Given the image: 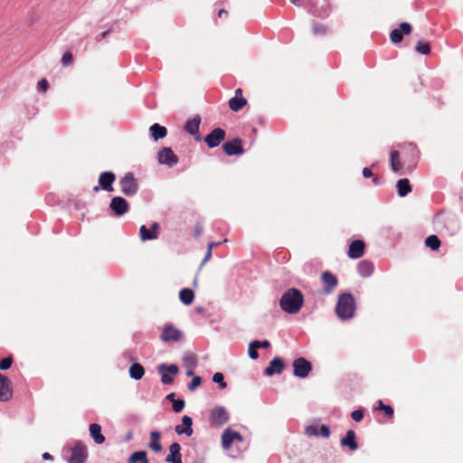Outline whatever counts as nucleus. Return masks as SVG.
I'll return each mask as SVG.
<instances>
[{"label": "nucleus", "mask_w": 463, "mask_h": 463, "mask_svg": "<svg viewBox=\"0 0 463 463\" xmlns=\"http://www.w3.org/2000/svg\"><path fill=\"white\" fill-rule=\"evenodd\" d=\"M87 458L88 451L86 446L81 442H78L71 449L68 463H85Z\"/></svg>", "instance_id": "5"}, {"label": "nucleus", "mask_w": 463, "mask_h": 463, "mask_svg": "<svg viewBox=\"0 0 463 463\" xmlns=\"http://www.w3.org/2000/svg\"><path fill=\"white\" fill-rule=\"evenodd\" d=\"M213 381L219 384L221 389H225L227 387V383L224 381V376L222 373H215L213 376Z\"/></svg>", "instance_id": "38"}, {"label": "nucleus", "mask_w": 463, "mask_h": 463, "mask_svg": "<svg viewBox=\"0 0 463 463\" xmlns=\"http://www.w3.org/2000/svg\"><path fill=\"white\" fill-rule=\"evenodd\" d=\"M61 61L64 67H68V66L71 65L73 62V55H72L71 52L68 51V52H64L61 57Z\"/></svg>", "instance_id": "39"}, {"label": "nucleus", "mask_w": 463, "mask_h": 463, "mask_svg": "<svg viewBox=\"0 0 463 463\" xmlns=\"http://www.w3.org/2000/svg\"><path fill=\"white\" fill-rule=\"evenodd\" d=\"M303 305L304 296L302 292L296 288H290L286 290L279 299L280 308L288 314L298 313Z\"/></svg>", "instance_id": "1"}, {"label": "nucleus", "mask_w": 463, "mask_h": 463, "mask_svg": "<svg viewBox=\"0 0 463 463\" xmlns=\"http://www.w3.org/2000/svg\"><path fill=\"white\" fill-rule=\"evenodd\" d=\"M184 400H175L173 402V411L175 412H180L184 410Z\"/></svg>", "instance_id": "42"}, {"label": "nucleus", "mask_w": 463, "mask_h": 463, "mask_svg": "<svg viewBox=\"0 0 463 463\" xmlns=\"http://www.w3.org/2000/svg\"><path fill=\"white\" fill-rule=\"evenodd\" d=\"M440 240L436 235H430L425 240V245L432 250H438L440 247Z\"/></svg>", "instance_id": "35"}, {"label": "nucleus", "mask_w": 463, "mask_h": 463, "mask_svg": "<svg viewBox=\"0 0 463 463\" xmlns=\"http://www.w3.org/2000/svg\"><path fill=\"white\" fill-rule=\"evenodd\" d=\"M411 32L412 26L409 23H401L398 29H393L390 33V40L394 44L400 43L403 39V35H409Z\"/></svg>", "instance_id": "7"}, {"label": "nucleus", "mask_w": 463, "mask_h": 463, "mask_svg": "<svg viewBox=\"0 0 463 463\" xmlns=\"http://www.w3.org/2000/svg\"><path fill=\"white\" fill-rule=\"evenodd\" d=\"M93 191H94V192H99V186H95V187L93 188Z\"/></svg>", "instance_id": "64"}, {"label": "nucleus", "mask_w": 463, "mask_h": 463, "mask_svg": "<svg viewBox=\"0 0 463 463\" xmlns=\"http://www.w3.org/2000/svg\"><path fill=\"white\" fill-rule=\"evenodd\" d=\"M166 399H167V400H170V401H172V402H174V401H175V393H174V392L169 393V394L166 396Z\"/></svg>", "instance_id": "60"}, {"label": "nucleus", "mask_w": 463, "mask_h": 463, "mask_svg": "<svg viewBox=\"0 0 463 463\" xmlns=\"http://www.w3.org/2000/svg\"><path fill=\"white\" fill-rule=\"evenodd\" d=\"M341 445L348 447L352 451L357 449L358 445L355 441V432L353 430H347L345 436L341 439Z\"/></svg>", "instance_id": "25"}, {"label": "nucleus", "mask_w": 463, "mask_h": 463, "mask_svg": "<svg viewBox=\"0 0 463 463\" xmlns=\"http://www.w3.org/2000/svg\"><path fill=\"white\" fill-rule=\"evenodd\" d=\"M313 33L316 35H325L327 33V28L323 24H315L312 27Z\"/></svg>", "instance_id": "37"}, {"label": "nucleus", "mask_w": 463, "mask_h": 463, "mask_svg": "<svg viewBox=\"0 0 463 463\" xmlns=\"http://www.w3.org/2000/svg\"><path fill=\"white\" fill-rule=\"evenodd\" d=\"M129 374L131 378L140 380L145 374L144 367L140 364L135 363L129 368Z\"/></svg>", "instance_id": "32"}, {"label": "nucleus", "mask_w": 463, "mask_h": 463, "mask_svg": "<svg viewBox=\"0 0 463 463\" xmlns=\"http://www.w3.org/2000/svg\"><path fill=\"white\" fill-rule=\"evenodd\" d=\"M223 14H227V12L223 9L220 10L218 13L219 17H222V15H223Z\"/></svg>", "instance_id": "62"}, {"label": "nucleus", "mask_w": 463, "mask_h": 463, "mask_svg": "<svg viewBox=\"0 0 463 463\" xmlns=\"http://www.w3.org/2000/svg\"><path fill=\"white\" fill-rule=\"evenodd\" d=\"M285 367L284 361L280 357L272 359L265 369V373L271 376L275 373H281Z\"/></svg>", "instance_id": "22"}, {"label": "nucleus", "mask_w": 463, "mask_h": 463, "mask_svg": "<svg viewBox=\"0 0 463 463\" xmlns=\"http://www.w3.org/2000/svg\"><path fill=\"white\" fill-rule=\"evenodd\" d=\"M158 372L161 373V381L164 384H170L174 382L172 375H175L178 373V367L175 364L166 365L160 364L158 366Z\"/></svg>", "instance_id": "11"}, {"label": "nucleus", "mask_w": 463, "mask_h": 463, "mask_svg": "<svg viewBox=\"0 0 463 463\" xmlns=\"http://www.w3.org/2000/svg\"><path fill=\"white\" fill-rule=\"evenodd\" d=\"M232 436L234 437V440L235 439H238L240 441L242 440V437H241V435L239 432L233 431Z\"/></svg>", "instance_id": "58"}, {"label": "nucleus", "mask_w": 463, "mask_h": 463, "mask_svg": "<svg viewBox=\"0 0 463 463\" xmlns=\"http://www.w3.org/2000/svg\"><path fill=\"white\" fill-rule=\"evenodd\" d=\"M43 459H46V460H49V459H52V455H51L50 453H48V452H44V453L43 454Z\"/></svg>", "instance_id": "59"}, {"label": "nucleus", "mask_w": 463, "mask_h": 463, "mask_svg": "<svg viewBox=\"0 0 463 463\" xmlns=\"http://www.w3.org/2000/svg\"><path fill=\"white\" fill-rule=\"evenodd\" d=\"M221 242L220 241H217V242H210L208 243V247L207 249H209L210 250H213V249L216 246H218Z\"/></svg>", "instance_id": "56"}, {"label": "nucleus", "mask_w": 463, "mask_h": 463, "mask_svg": "<svg viewBox=\"0 0 463 463\" xmlns=\"http://www.w3.org/2000/svg\"><path fill=\"white\" fill-rule=\"evenodd\" d=\"M183 337V334L177 328L173 326L172 325H166L163 328V332L161 335V339L164 342H177L180 341Z\"/></svg>", "instance_id": "12"}, {"label": "nucleus", "mask_w": 463, "mask_h": 463, "mask_svg": "<svg viewBox=\"0 0 463 463\" xmlns=\"http://www.w3.org/2000/svg\"><path fill=\"white\" fill-rule=\"evenodd\" d=\"M37 89L39 91L46 92L49 89L48 80L46 79H42L37 84Z\"/></svg>", "instance_id": "44"}, {"label": "nucleus", "mask_w": 463, "mask_h": 463, "mask_svg": "<svg viewBox=\"0 0 463 463\" xmlns=\"http://www.w3.org/2000/svg\"><path fill=\"white\" fill-rule=\"evenodd\" d=\"M179 298L184 305H191L194 298V291L190 288H183L179 292Z\"/></svg>", "instance_id": "33"}, {"label": "nucleus", "mask_w": 463, "mask_h": 463, "mask_svg": "<svg viewBox=\"0 0 463 463\" xmlns=\"http://www.w3.org/2000/svg\"><path fill=\"white\" fill-rule=\"evenodd\" d=\"M109 33H110V30L105 31V32L101 33L100 37L106 38Z\"/></svg>", "instance_id": "61"}, {"label": "nucleus", "mask_w": 463, "mask_h": 463, "mask_svg": "<svg viewBox=\"0 0 463 463\" xmlns=\"http://www.w3.org/2000/svg\"><path fill=\"white\" fill-rule=\"evenodd\" d=\"M365 243L362 240H355L351 242L348 249V257L350 259H359L364 253Z\"/></svg>", "instance_id": "19"}, {"label": "nucleus", "mask_w": 463, "mask_h": 463, "mask_svg": "<svg viewBox=\"0 0 463 463\" xmlns=\"http://www.w3.org/2000/svg\"><path fill=\"white\" fill-rule=\"evenodd\" d=\"M202 383V379L200 376H194L192 382L188 384V389L190 391H194Z\"/></svg>", "instance_id": "43"}, {"label": "nucleus", "mask_w": 463, "mask_h": 463, "mask_svg": "<svg viewBox=\"0 0 463 463\" xmlns=\"http://www.w3.org/2000/svg\"><path fill=\"white\" fill-rule=\"evenodd\" d=\"M383 411H384L385 415L391 419L393 417L394 411L393 409L390 405H386Z\"/></svg>", "instance_id": "48"}, {"label": "nucleus", "mask_w": 463, "mask_h": 463, "mask_svg": "<svg viewBox=\"0 0 463 463\" xmlns=\"http://www.w3.org/2000/svg\"><path fill=\"white\" fill-rule=\"evenodd\" d=\"M186 361L190 363L192 365H194L196 363V358L194 355H191L190 357L186 358Z\"/></svg>", "instance_id": "55"}, {"label": "nucleus", "mask_w": 463, "mask_h": 463, "mask_svg": "<svg viewBox=\"0 0 463 463\" xmlns=\"http://www.w3.org/2000/svg\"><path fill=\"white\" fill-rule=\"evenodd\" d=\"M330 435V430L327 426L322 425L318 428V436H323L325 438H328Z\"/></svg>", "instance_id": "46"}, {"label": "nucleus", "mask_w": 463, "mask_h": 463, "mask_svg": "<svg viewBox=\"0 0 463 463\" xmlns=\"http://www.w3.org/2000/svg\"><path fill=\"white\" fill-rule=\"evenodd\" d=\"M181 446L177 442H174L169 447V454L165 458L168 463H182Z\"/></svg>", "instance_id": "23"}, {"label": "nucleus", "mask_w": 463, "mask_h": 463, "mask_svg": "<svg viewBox=\"0 0 463 463\" xmlns=\"http://www.w3.org/2000/svg\"><path fill=\"white\" fill-rule=\"evenodd\" d=\"M151 136L154 138L155 141H157L158 139L164 138L167 135V129L166 128L159 125L158 123L153 124L150 128Z\"/></svg>", "instance_id": "27"}, {"label": "nucleus", "mask_w": 463, "mask_h": 463, "mask_svg": "<svg viewBox=\"0 0 463 463\" xmlns=\"http://www.w3.org/2000/svg\"><path fill=\"white\" fill-rule=\"evenodd\" d=\"M159 223L154 222L152 223L150 229H147L146 225H142L139 229V236L143 241L156 240L159 236Z\"/></svg>", "instance_id": "10"}, {"label": "nucleus", "mask_w": 463, "mask_h": 463, "mask_svg": "<svg viewBox=\"0 0 463 463\" xmlns=\"http://www.w3.org/2000/svg\"><path fill=\"white\" fill-rule=\"evenodd\" d=\"M232 434L233 431L227 430L222 435V445L225 449H230L232 443L234 441V437Z\"/></svg>", "instance_id": "34"}, {"label": "nucleus", "mask_w": 463, "mask_h": 463, "mask_svg": "<svg viewBox=\"0 0 463 463\" xmlns=\"http://www.w3.org/2000/svg\"><path fill=\"white\" fill-rule=\"evenodd\" d=\"M186 375L187 376H193L194 375V372L192 370H189L186 372Z\"/></svg>", "instance_id": "63"}, {"label": "nucleus", "mask_w": 463, "mask_h": 463, "mask_svg": "<svg viewBox=\"0 0 463 463\" xmlns=\"http://www.w3.org/2000/svg\"><path fill=\"white\" fill-rule=\"evenodd\" d=\"M203 232V227L200 224H197L194 228V235L199 237Z\"/></svg>", "instance_id": "53"}, {"label": "nucleus", "mask_w": 463, "mask_h": 463, "mask_svg": "<svg viewBox=\"0 0 463 463\" xmlns=\"http://www.w3.org/2000/svg\"><path fill=\"white\" fill-rule=\"evenodd\" d=\"M119 186L121 192L126 196H133L138 191L137 180L135 178L134 174L130 172L127 173L123 177L120 178Z\"/></svg>", "instance_id": "3"}, {"label": "nucleus", "mask_w": 463, "mask_h": 463, "mask_svg": "<svg viewBox=\"0 0 463 463\" xmlns=\"http://www.w3.org/2000/svg\"><path fill=\"white\" fill-rule=\"evenodd\" d=\"M355 301L351 293H342L338 297L335 312L340 319L346 320L354 317Z\"/></svg>", "instance_id": "2"}, {"label": "nucleus", "mask_w": 463, "mask_h": 463, "mask_svg": "<svg viewBox=\"0 0 463 463\" xmlns=\"http://www.w3.org/2000/svg\"><path fill=\"white\" fill-rule=\"evenodd\" d=\"M386 405L381 401L379 400L377 402V406L375 407V410H379V411H383V409L385 407Z\"/></svg>", "instance_id": "54"}, {"label": "nucleus", "mask_w": 463, "mask_h": 463, "mask_svg": "<svg viewBox=\"0 0 463 463\" xmlns=\"http://www.w3.org/2000/svg\"><path fill=\"white\" fill-rule=\"evenodd\" d=\"M260 348V345L257 343L251 342L249 345V356L251 359H257L259 357V354L257 352V349Z\"/></svg>", "instance_id": "40"}, {"label": "nucleus", "mask_w": 463, "mask_h": 463, "mask_svg": "<svg viewBox=\"0 0 463 463\" xmlns=\"http://www.w3.org/2000/svg\"><path fill=\"white\" fill-rule=\"evenodd\" d=\"M321 279L325 285L324 292L326 294L332 293L338 284L337 278L329 271H324L321 275Z\"/></svg>", "instance_id": "16"}, {"label": "nucleus", "mask_w": 463, "mask_h": 463, "mask_svg": "<svg viewBox=\"0 0 463 463\" xmlns=\"http://www.w3.org/2000/svg\"><path fill=\"white\" fill-rule=\"evenodd\" d=\"M128 463H149L145 450L135 451L128 458Z\"/></svg>", "instance_id": "31"}, {"label": "nucleus", "mask_w": 463, "mask_h": 463, "mask_svg": "<svg viewBox=\"0 0 463 463\" xmlns=\"http://www.w3.org/2000/svg\"><path fill=\"white\" fill-rule=\"evenodd\" d=\"M372 178H373L372 181H373V184H375V185L380 184L381 179L378 176L373 175V176Z\"/></svg>", "instance_id": "57"}, {"label": "nucleus", "mask_w": 463, "mask_h": 463, "mask_svg": "<svg viewBox=\"0 0 463 463\" xmlns=\"http://www.w3.org/2000/svg\"><path fill=\"white\" fill-rule=\"evenodd\" d=\"M226 133L222 128H214L204 137V142L210 148L218 146L225 139Z\"/></svg>", "instance_id": "8"}, {"label": "nucleus", "mask_w": 463, "mask_h": 463, "mask_svg": "<svg viewBox=\"0 0 463 463\" xmlns=\"http://www.w3.org/2000/svg\"><path fill=\"white\" fill-rule=\"evenodd\" d=\"M116 180V175L112 172H103L99 175V186L108 192L113 191L112 184Z\"/></svg>", "instance_id": "20"}, {"label": "nucleus", "mask_w": 463, "mask_h": 463, "mask_svg": "<svg viewBox=\"0 0 463 463\" xmlns=\"http://www.w3.org/2000/svg\"><path fill=\"white\" fill-rule=\"evenodd\" d=\"M415 51L418 53L428 55L430 52V45L428 42L419 41L416 43Z\"/></svg>", "instance_id": "36"}, {"label": "nucleus", "mask_w": 463, "mask_h": 463, "mask_svg": "<svg viewBox=\"0 0 463 463\" xmlns=\"http://www.w3.org/2000/svg\"><path fill=\"white\" fill-rule=\"evenodd\" d=\"M390 161L392 170L395 173L402 174V164L400 162V154L396 150H392L390 153Z\"/></svg>", "instance_id": "29"}, {"label": "nucleus", "mask_w": 463, "mask_h": 463, "mask_svg": "<svg viewBox=\"0 0 463 463\" xmlns=\"http://www.w3.org/2000/svg\"><path fill=\"white\" fill-rule=\"evenodd\" d=\"M228 413L222 407L214 408L210 415V421L215 426H222L228 421Z\"/></svg>", "instance_id": "13"}, {"label": "nucleus", "mask_w": 463, "mask_h": 463, "mask_svg": "<svg viewBox=\"0 0 463 463\" xmlns=\"http://www.w3.org/2000/svg\"><path fill=\"white\" fill-rule=\"evenodd\" d=\"M306 434L308 436H318V428L315 426H307L306 428Z\"/></svg>", "instance_id": "47"}, {"label": "nucleus", "mask_w": 463, "mask_h": 463, "mask_svg": "<svg viewBox=\"0 0 463 463\" xmlns=\"http://www.w3.org/2000/svg\"><path fill=\"white\" fill-rule=\"evenodd\" d=\"M396 186H397V190H398V194L401 197H404L411 192V186L410 184L409 179H407V178L400 179L397 182Z\"/></svg>", "instance_id": "30"}, {"label": "nucleus", "mask_w": 463, "mask_h": 463, "mask_svg": "<svg viewBox=\"0 0 463 463\" xmlns=\"http://www.w3.org/2000/svg\"><path fill=\"white\" fill-rule=\"evenodd\" d=\"M110 208L116 215H123L128 211L129 205L123 197L116 196L110 202Z\"/></svg>", "instance_id": "15"}, {"label": "nucleus", "mask_w": 463, "mask_h": 463, "mask_svg": "<svg viewBox=\"0 0 463 463\" xmlns=\"http://www.w3.org/2000/svg\"><path fill=\"white\" fill-rule=\"evenodd\" d=\"M362 173H363V176L364 178H369V177H373V174L372 170L370 168H368V167H364L363 169Z\"/></svg>", "instance_id": "49"}, {"label": "nucleus", "mask_w": 463, "mask_h": 463, "mask_svg": "<svg viewBox=\"0 0 463 463\" xmlns=\"http://www.w3.org/2000/svg\"><path fill=\"white\" fill-rule=\"evenodd\" d=\"M351 418L354 420V421H361L364 418V411L362 410H356V411H354L352 413H351Z\"/></svg>", "instance_id": "45"}, {"label": "nucleus", "mask_w": 463, "mask_h": 463, "mask_svg": "<svg viewBox=\"0 0 463 463\" xmlns=\"http://www.w3.org/2000/svg\"><path fill=\"white\" fill-rule=\"evenodd\" d=\"M357 270L362 277H369L373 272V264L370 260H362L357 265Z\"/></svg>", "instance_id": "26"}, {"label": "nucleus", "mask_w": 463, "mask_h": 463, "mask_svg": "<svg viewBox=\"0 0 463 463\" xmlns=\"http://www.w3.org/2000/svg\"><path fill=\"white\" fill-rule=\"evenodd\" d=\"M290 2L297 6H304L307 5L306 0H290Z\"/></svg>", "instance_id": "52"}, {"label": "nucleus", "mask_w": 463, "mask_h": 463, "mask_svg": "<svg viewBox=\"0 0 463 463\" xmlns=\"http://www.w3.org/2000/svg\"><path fill=\"white\" fill-rule=\"evenodd\" d=\"M13 396V390L10 380L0 373V401L7 402Z\"/></svg>", "instance_id": "14"}, {"label": "nucleus", "mask_w": 463, "mask_h": 463, "mask_svg": "<svg viewBox=\"0 0 463 463\" xmlns=\"http://www.w3.org/2000/svg\"><path fill=\"white\" fill-rule=\"evenodd\" d=\"M293 374L296 377L306 378L312 370V364L306 358L298 357L293 361Z\"/></svg>", "instance_id": "4"}, {"label": "nucleus", "mask_w": 463, "mask_h": 463, "mask_svg": "<svg viewBox=\"0 0 463 463\" xmlns=\"http://www.w3.org/2000/svg\"><path fill=\"white\" fill-rule=\"evenodd\" d=\"M222 149L228 156H238L241 155L244 152V149L242 147V140L239 137L225 142L222 145Z\"/></svg>", "instance_id": "9"}, {"label": "nucleus", "mask_w": 463, "mask_h": 463, "mask_svg": "<svg viewBox=\"0 0 463 463\" xmlns=\"http://www.w3.org/2000/svg\"><path fill=\"white\" fill-rule=\"evenodd\" d=\"M247 104V99L242 96V90L237 89L235 96L229 100V108L232 111H240Z\"/></svg>", "instance_id": "18"}, {"label": "nucleus", "mask_w": 463, "mask_h": 463, "mask_svg": "<svg viewBox=\"0 0 463 463\" xmlns=\"http://www.w3.org/2000/svg\"><path fill=\"white\" fill-rule=\"evenodd\" d=\"M201 118L199 116L188 120L184 126V130L190 135L194 136L196 141H201V136L199 133V126Z\"/></svg>", "instance_id": "21"}, {"label": "nucleus", "mask_w": 463, "mask_h": 463, "mask_svg": "<svg viewBox=\"0 0 463 463\" xmlns=\"http://www.w3.org/2000/svg\"><path fill=\"white\" fill-rule=\"evenodd\" d=\"M162 434L159 430H152L149 433V449L155 453H159L162 451V445L160 442Z\"/></svg>", "instance_id": "24"}, {"label": "nucleus", "mask_w": 463, "mask_h": 463, "mask_svg": "<svg viewBox=\"0 0 463 463\" xmlns=\"http://www.w3.org/2000/svg\"><path fill=\"white\" fill-rule=\"evenodd\" d=\"M193 420L190 416L184 415L182 418V424H178L175 428V431L178 435L185 434L188 437H191L193 435Z\"/></svg>", "instance_id": "17"}, {"label": "nucleus", "mask_w": 463, "mask_h": 463, "mask_svg": "<svg viewBox=\"0 0 463 463\" xmlns=\"http://www.w3.org/2000/svg\"><path fill=\"white\" fill-rule=\"evenodd\" d=\"M157 160L159 164L172 167L177 164L178 157L170 147H163L157 153Z\"/></svg>", "instance_id": "6"}, {"label": "nucleus", "mask_w": 463, "mask_h": 463, "mask_svg": "<svg viewBox=\"0 0 463 463\" xmlns=\"http://www.w3.org/2000/svg\"><path fill=\"white\" fill-rule=\"evenodd\" d=\"M211 257H212V250L207 249L201 265H203L206 261H208L211 259Z\"/></svg>", "instance_id": "51"}, {"label": "nucleus", "mask_w": 463, "mask_h": 463, "mask_svg": "<svg viewBox=\"0 0 463 463\" xmlns=\"http://www.w3.org/2000/svg\"><path fill=\"white\" fill-rule=\"evenodd\" d=\"M90 433L97 444H102L105 441V437L101 433V427L97 423L90 425Z\"/></svg>", "instance_id": "28"}, {"label": "nucleus", "mask_w": 463, "mask_h": 463, "mask_svg": "<svg viewBox=\"0 0 463 463\" xmlns=\"http://www.w3.org/2000/svg\"><path fill=\"white\" fill-rule=\"evenodd\" d=\"M13 364V358L12 356L5 357L0 361V369L1 370H7L11 367Z\"/></svg>", "instance_id": "41"}, {"label": "nucleus", "mask_w": 463, "mask_h": 463, "mask_svg": "<svg viewBox=\"0 0 463 463\" xmlns=\"http://www.w3.org/2000/svg\"><path fill=\"white\" fill-rule=\"evenodd\" d=\"M253 342L257 343L258 345H260V348H267V347H269L270 345L269 341H268V340H264L262 342L255 340Z\"/></svg>", "instance_id": "50"}]
</instances>
